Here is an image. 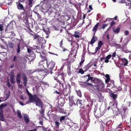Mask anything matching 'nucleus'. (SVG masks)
Listing matches in <instances>:
<instances>
[{
	"label": "nucleus",
	"mask_w": 131,
	"mask_h": 131,
	"mask_svg": "<svg viewBox=\"0 0 131 131\" xmlns=\"http://www.w3.org/2000/svg\"><path fill=\"white\" fill-rule=\"evenodd\" d=\"M56 125V126H59V122L57 121H56L55 122Z\"/></svg>",
	"instance_id": "de8ad7c7"
},
{
	"label": "nucleus",
	"mask_w": 131,
	"mask_h": 131,
	"mask_svg": "<svg viewBox=\"0 0 131 131\" xmlns=\"http://www.w3.org/2000/svg\"><path fill=\"white\" fill-rule=\"evenodd\" d=\"M66 117V116H62V117H61L60 118V121L61 122H62L65 119V117Z\"/></svg>",
	"instance_id": "bb28decb"
},
{
	"label": "nucleus",
	"mask_w": 131,
	"mask_h": 131,
	"mask_svg": "<svg viewBox=\"0 0 131 131\" xmlns=\"http://www.w3.org/2000/svg\"><path fill=\"white\" fill-rule=\"evenodd\" d=\"M107 26V24H104L102 26V28L104 29Z\"/></svg>",
	"instance_id": "a18cd8bd"
},
{
	"label": "nucleus",
	"mask_w": 131,
	"mask_h": 131,
	"mask_svg": "<svg viewBox=\"0 0 131 131\" xmlns=\"http://www.w3.org/2000/svg\"><path fill=\"white\" fill-rule=\"evenodd\" d=\"M62 40H61L60 42V46L61 47L62 45Z\"/></svg>",
	"instance_id": "69168bd1"
},
{
	"label": "nucleus",
	"mask_w": 131,
	"mask_h": 131,
	"mask_svg": "<svg viewBox=\"0 0 131 131\" xmlns=\"http://www.w3.org/2000/svg\"><path fill=\"white\" fill-rule=\"evenodd\" d=\"M36 106L39 107H42V103L40 99L38 98L37 99V100L35 102Z\"/></svg>",
	"instance_id": "39448f33"
},
{
	"label": "nucleus",
	"mask_w": 131,
	"mask_h": 131,
	"mask_svg": "<svg viewBox=\"0 0 131 131\" xmlns=\"http://www.w3.org/2000/svg\"><path fill=\"white\" fill-rule=\"evenodd\" d=\"M115 21H112L111 24V26H112L113 25L115 24Z\"/></svg>",
	"instance_id": "09e8293b"
},
{
	"label": "nucleus",
	"mask_w": 131,
	"mask_h": 131,
	"mask_svg": "<svg viewBox=\"0 0 131 131\" xmlns=\"http://www.w3.org/2000/svg\"><path fill=\"white\" fill-rule=\"evenodd\" d=\"M82 101L81 100H78L76 102V104L77 105H80V106H81V105H82Z\"/></svg>",
	"instance_id": "6ab92c4d"
},
{
	"label": "nucleus",
	"mask_w": 131,
	"mask_h": 131,
	"mask_svg": "<svg viewBox=\"0 0 131 131\" xmlns=\"http://www.w3.org/2000/svg\"><path fill=\"white\" fill-rule=\"evenodd\" d=\"M111 55L110 54L106 57V58L108 59L109 60L111 58Z\"/></svg>",
	"instance_id": "58836bf2"
},
{
	"label": "nucleus",
	"mask_w": 131,
	"mask_h": 131,
	"mask_svg": "<svg viewBox=\"0 0 131 131\" xmlns=\"http://www.w3.org/2000/svg\"><path fill=\"white\" fill-rule=\"evenodd\" d=\"M10 78L11 82L12 83H14L15 82L14 75L13 74H12L10 76Z\"/></svg>",
	"instance_id": "9d476101"
},
{
	"label": "nucleus",
	"mask_w": 131,
	"mask_h": 131,
	"mask_svg": "<svg viewBox=\"0 0 131 131\" xmlns=\"http://www.w3.org/2000/svg\"><path fill=\"white\" fill-rule=\"evenodd\" d=\"M68 73L69 75H70L71 74L70 71V68H69L68 69Z\"/></svg>",
	"instance_id": "e433bc0d"
},
{
	"label": "nucleus",
	"mask_w": 131,
	"mask_h": 131,
	"mask_svg": "<svg viewBox=\"0 0 131 131\" xmlns=\"http://www.w3.org/2000/svg\"><path fill=\"white\" fill-rule=\"evenodd\" d=\"M24 118L26 123H28L29 121V119L28 116L26 115H25L24 116Z\"/></svg>",
	"instance_id": "f8f14e48"
},
{
	"label": "nucleus",
	"mask_w": 131,
	"mask_h": 131,
	"mask_svg": "<svg viewBox=\"0 0 131 131\" xmlns=\"http://www.w3.org/2000/svg\"><path fill=\"white\" fill-rule=\"evenodd\" d=\"M28 52L29 53H31L32 52V51L30 49L28 48L27 49Z\"/></svg>",
	"instance_id": "8fccbe9b"
},
{
	"label": "nucleus",
	"mask_w": 131,
	"mask_h": 131,
	"mask_svg": "<svg viewBox=\"0 0 131 131\" xmlns=\"http://www.w3.org/2000/svg\"><path fill=\"white\" fill-rule=\"evenodd\" d=\"M124 3H125V5L126 6H129L130 4V2H128L127 1H126L124 2Z\"/></svg>",
	"instance_id": "c9c22d12"
},
{
	"label": "nucleus",
	"mask_w": 131,
	"mask_h": 131,
	"mask_svg": "<svg viewBox=\"0 0 131 131\" xmlns=\"http://www.w3.org/2000/svg\"><path fill=\"white\" fill-rule=\"evenodd\" d=\"M39 64L42 65L44 67L46 64H47V60H42L40 61L39 62Z\"/></svg>",
	"instance_id": "423d86ee"
},
{
	"label": "nucleus",
	"mask_w": 131,
	"mask_h": 131,
	"mask_svg": "<svg viewBox=\"0 0 131 131\" xmlns=\"http://www.w3.org/2000/svg\"><path fill=\"white\" fill-rule=\"evenodd\" d=\"M33 0H28L29 5L31 7L32 5V2Z\"/></svg>",
	"instance_id": "393cba45"
},
{
	"label": "nucleus",
	"mask_w": 131,
	"mask_h": 131,
	"mask_svg": "<svg viewBox=\"0 0 131 131\" xmlns=\"http://www.w3.org/2000/svg\"><path fill=\"white\" fill-rule=\"evenodd\" d=\"M110 96L112 97L114 100H115L117 96V95L116 94L112 93L110 94Z\"/></svg>",
	"instance_id": "a211bd4d"
},
{
	"label": "nucleus",
	"mask_w": 131,
	"mask_h": 131,
	"mask_svg": "<svg viewBox=\"0 0 131 131\" xmlns=\"http://www.w3.org/2000/svg\"><path fill=\"white\" fill-rule=\"evenodd\" d=\"M23 79L24 81L23 83L25 86H26L27 83V79L25 75H23Z\"/></svg>",
	"instance_id": "ddd939ff"
},
{
	"label": "nucleus",
	"mask_w": 131,
	"mask_h": 131,
	"mask_svg": "<svg viewBox=\"0 0 131 131\" xmlns=\"http://www.w3.org/2000/svg\"><path fill=\"white\" fill-rule=\"evenodd\" d=\"M36 129H33V130H27V131H36Z\"/></svg>",
	"instance_id": "774afa93"
},
{
	"label": "nucleus",
	"mask_w": 131,
	"mask_h": 131,
	"mask_svg": "<svg viewBox=\"0 0 131 131\" xmlns=\"http://www.w3.org/2000/svg\"><path fill=\"white\" fill-rule=\"evenodd\" d=\"M7 106L6 104H3L0 105V110H1L2 112L3 111V108L6 107Z\"/></svg>",
	"instance_id": "412c9836"
},
{
	"label": "nucleus",
	"mask_w": 131,
	"mask_h": 131,
	"mask_svg": "<svg viewBox=\"0 0 131 131\" xmlns=\"http://www.w3.org/2000/svg\"><path fill=\"white\" fill-rule=\"evenodd\" d=\"M84 78L86 80L85 82L87 83L90 80L92 83H94L93 84L90 83H88V84L90 85L92 88L99 91L103 90L104 85L99 80L97 79H93V78L91 77L89 74L84 77Z\"/></svg>",
	"instance_id": "f257e3e1"
},
{
	"label": "nucleus",
	"mask_w": 131,
	"mask_h": 131,
	"mask_svg": "<svg viewBox=\"0 0 131 131\" xmlns=\"http://www.w3.org/2000/svg\"><path fill=\"white\" fill-rule=\"evenodd\" d=\"M40 112L42 115H43L44 114V110L43 109H42L40 111Z\"/></svg>",
	"instance_id": "f704fd0d"
},
{
	"label": "nucleus",
	"mask_w": 131,
	"mask_h": 131,
	"mask_svg": "<svg viewBox=\"0 0 131 131\" xmlns=\"http://www.w3.org/2000/svg\"><path fill=\"white\" fill-rule=\"evenodd\" d=\"M12 3V1H10V2L7 3V4L8 5H11Z\"/></svg>",
	"instance_id": "338daca9"
},
{
	"label": "nucleus",
	"mask_w": 131,
	"mask_h": 131,
	"mask_svg": "<svg viewBox=\"0 0 131 131\" xmlns=\"http://www.w3.org/2000/svg\"><path fill=\"white\" fill-rule=\"evenodd\" d=\"M105 77L106 78V79L105 80V82L106 83H107L110 80L109 75L108 74H106V75Z\"/></svg>",
	"instance_id": "aec40b11"
},
{
	"label": "nucleus",
	"mask_w": 131,
	"mask_h": 131,
	"mask_svg": "<svg viewBox=\"0 0 131 131\" xmlns=\"http://www.w3.org/2000/svg\"><path fill=\"white\" fill-rule=\"evenodd\" d=\"M8 45L10 48H13L14 46V44L13 43H8Z\"/></svg>",
	"instance_id": "a878e982"
},
{
	"label": "nucleus",
	"mask_w": 131,
	"mask_h": 131,
	"mask_svg": "<svg viewBox=\"0 0 131 131\" xmlns=\"http://www.w3.org/2000/svg\"><path fill=\"white\" fill-rule=\"evenodd\" d=\"M18 87L21 89H22L23 88V86L22 85H19L18 86Z\"/></svg>",
	"instance_id": "e2e57ef3"
},
{
	"label": "nucleus",
	"mask_w": 131,
	"mask_h": 131,
	"mask_svg": "<svg viewBox=\"0 0 131 131\" xmlns=\"http://www.w3.org/2000/svg\"><path fill=\"white\" fill-rule=\"evenodd\" d=\"M54 79L55 80H57V81L59 83H60V84L62 87H63V83H61V82L60 81H59V80H57V78H54Z\"/></svg>",
	"instance_id": "c756f323"
},
{
	"label": "nucleus",
	"mask_w": 131,
	"mask_h": 131,
	"mask_svg": "<svg viewBox=\"0 0 131 131\" xmlns=\"http://www.w3.org/2000/svg\"><path fill=\"white\" fill-rule=\"evenodd\" d=\"M99 23H97L93 27L92 31L94 32V34H95L97 30V28L98 27Z\"/></svg>",
	"instance_id": "1a4fd4ad"
},
{
	"label": "nucleus",
	"mask_w": 131,
	"mask_h": 131,
	"mask_svg": "<svg viewBox=\"0 0 131 131\" xmlns=\"http://www.w3.org/2000/svg\"><path fill=\"white\" fill-rule=\"evenodd\" d=\"M49 1V0H43V2L44 4H46Z\"/></svg>",
	"instance_id": "a19ab883"
},
{
	"label": "nucleus",
	"mask_w": 131,
	"mask_h": 131,
	"mask_svg": "<svg viewBox=\"0 0 131 131\" xmlns=\"http://www.w3.org/2000/svg\"><path fill=\"white\" fill-rule=\"evenodd\" d=\"M3 30V25L2 24H0V31H2Z\"/></svg>",
	"instance_id": "4c0bfd02"
},
{
	"label": "nucleus",
	"mask_w": 131,
	"mask_h": 131,
	"mask_svg": "<svg viewBox=\"0 0 131 131\" xmlns=\"http://www.w3.org/2000/svg\"><path fill=\"white\" fill-rule=\"evenodd\" d=\"M129 1V2H131V0H122V3H124L126 1Z\"/></svg>",
	"instance_id": "3c124183"
},
{
	"label": "nucleus",
	"mask_w": 131,
	"mask_h": 131,
	"mask_svg": "<svg viewBox=\"0 0 131 131\" xmlns=\"http://www.w3.org/2000/svg\"><path fill=\"white\" fill-rule=\"evenodd\" d=\"M76 38H78L80 37V33L79 32L77 31H75L74 32V34L73 35Z\"/></svg>",
	"instance_id": "4468645a"
},
{
	"label": "nucleus",
	"mask_w": 131,
	"mask_h": 131,
	"mask_svg": "<svg viewBox=\"0 0 131 131\" xmlns=\"http://www.w3.org/2000/svg\"><path fill=\"white\" fill-rule=\"evenodd\" d=\"M124 34L125 35L127 36L129 35L128 31H126L124 32Z\"/></svg>",
	"instance_id": "c03bdc74"
},
{
	"label": "nucleus",
	"mask_w": 131,
	"mask_h": 131,
	"mask_svg": "<svg viewBox=\"0 0 131 131\" xmlns=\"http://www.w3.org/2000/svg\"><path fill=\"white\" fill-rule=\"evenodd\" d=\"M7 84L8 86V87L10 88L11 86V85L10 83L8 82L7 83Z\"/></svg>",
	"instance_id": "bf43d9fd"
},
{
	"label": "nucleus",
	"mask_w": 131,
	"mask_h": 131,
	"mask_svg": "<svg viewBox=\"0 0 131 131\" xmlns=\"http://www.w3.org/2000/svg\"><path fill=\"white\" fill-rule=\"evenodd\" d=\"M0 120L3 121H5L4 116L3 114V112H2L1 110H0Z\"/></svg>",
	"instance_id": "0eeeda50"
},
{
	"label": "nucleus",
	"mask_w": 131,
	"mask_h": 131,
	"mask_svg": "<svg viewBox=\"0 0 131 131\" xmlns=\"http://www.w3.org/2000/svg\"><path fill=\"white\" fill-rule=\"evenodd\" d=\"M17 52L18 53H19L20 52V48L19 47V45L18 44L17 45Z\"/></svg>",
	"instance_id": "473e14b6"
},
{
	"label": "nucleus",
	"mask_w": 131,
	"mask_h": 131,
	"mask_svg": "<svg viewBox=\"0 0 131 131\" xmlns=\"http://www.w3.org/2000/svg\"><path fill=\"white\" fill-rule=\"evenodd\" d=\"M17 57L16 56H15L13 58V61H15L17 60Z\"/></svg>",
	"instance_id": "37998d69"
},
{
	"label": "nucleus",
	"mask_w": 131,
	"mask_h": 131,
	"mask_svg": "<svg viewBox=\"0 0 131 131\" xmlns=\"http://www.w3.org/2000/svg\"><path fill=\"white\" fill-rule=\"evenodd\" d=\"M122 60L124 63V66H126L128 63V61L125 58H123L122 59Z\"/></svg>",
	"instance_id": "f3484780"
},
{
	"label": "nucleus",
	"mask_w": 131,
	"mask_h": 131,
	"mask_svg": "<svg viewBox=\"0 0 131 131\" xmlns=\"http://www.w3.org/2000/svg\"><path fill=\"white\" fill-rule=\"evenodd\" d=\"M26 92L27 94H28V95L29 97V96H30L31 95V94L28 91V90L27 89H26Z\"/></svg>",
	"instance_id": "79ce46f5"
},
{
	"label": "nucleus",
	"mask_w": 131,
	"mask_h": 131,
	"mask_svg": "<svg viewBox=\"0 0 131 131\" xmlns=\"http://www.w3.org/2000/svg\"><path fill=\"white\" fill-rule=\"evenodd\" d=\"M14 23L15 22L14 21H11L10 22L9 24H8L7 26H9L12 29L13 27V25Z\"/></svg>",
	"instance_id": "2eb2a0df"
},
{
	"label": "nucleus",
	"mask_w": 131,
	"mask_h": 131,
	"mask_svg": "<svg viewBox=\"0 0 131 131\" xmlns=\"http://www.w3.org/2000/svg\"><path fill=\"white\" fill-rule=\"evenodd\" d=\"M21 74L20 73L18 74L17 75L16 80L18 84H19L20 82V79L21 78Z\"/></svg>",
	"instance_id": "6e6552de"
},
{
	"label": "nucleus",
	"mask_w": 131,
	"mask_h": 131,
	"mask_svg": "<svg viewBox=\"0 0 131 131\" xmlns=\"http://www.w3.org/2000/svg\"><path fill=\"white\" fill-rule=\"evenodd\" d=\"M79 72L82 74L84 73V71L82 69H80L79 70Z\"/></svg>",
	"instance_id": "2f4dec72"
},
{
	"label": "nucleus",
	"mask_w": 131,
	"mask_h": 131,
	"mask_svg": "<svg viewBox=\"0 0 131 131\" xmlns=\"http://www.w3.org/2000/svg\"><path fill=\"white\" fill-rule=\"evenodd\" d=\"M17 7L19 9L24 10L23 6L20 3L18 4Z\"/></svg>",
	"instance_id": "9b49d317"
},
{
	"label": "nucleus",
	"mask_w": 131,
	"mask_h": 131,
	"mask_svg": "<svg viewBox=\"0 0 131 131\" xmlns=\"http://www.w3.org/2000/svg\"><path fill=\"white\" fill-rule=\"evenodd\" d=\"M100 48H99L98 47H96L95 50V52H96L97 51L99 50L100 49Z\"/></svg>",
	"instance_id": "49530a36"
},
{
	"label": "nucleus",
	"mask_w": 131,
	"mask_h": 131,
	"mask_svg": "<svg viewBox=\"0 0 131 131\" xmlns=\"http://www.w3.org/2000/svg\"><path fill=\"white\" fill-rule=\"evenodd\" d=\"M103 45V43L101 41H100L98 43V47L99 48H100L101 46Z\"/></svg>",
	"instance_id": "b1692460"
},
{
	"label": "nucleus",
	"mask_w": 131,
	"mask_h": 131,
	"mask_svg": "<svg viewBox=\"0 0 131 131\" xmlns=\"http://www.w3.org/2000/svg\"><path fill=\"white\" fill-rule=\"evenodd\" d=\"M84 58L82 57V59L81 61L80 62V65H81L84 62Z\"/></svg>",
	"instance_id": "c85d7f7f"
},
{
	"label": "nucleus",
	"mask_w": 131,
	"mask_h": 131,
	"mask_svg": "<svg viewBox=\"0 0 131 131\" xmlns=\"http://www.w3.org/2000/svg\"><path fill=\"white\" fill-rule=\"evenodd\" d=\"M77 93L78 95L80 97L81 96V93L80 91L78 90L77 91Z\"/></svg>",
	"instance_id": "cd10ccee"
},
{
	"label": "nucleus",
	"mask_w": 131,
	"mask_h": 131,
	"mask_svg": "<svg viewBox=\"0 0 131 131\" xmlns=\"http://www.w3.org/2000/svg\"><path fill=\"white\" fill-rule=\"evenodd\" d=\"M116 55V53L115 52H114L112 54V57H115Z\"/></svg>",
	"instance_id": "052dcab7"
},
{
	"label": "nucleus",
	"mask_w": 131,
	"mask_h": 131,
	"mask_svg": "<svg viewBox=\"0 0 131 131\" xmlns=\"http://www.w3.org/2000/svg\"><path fill=\"white\" fill-rule=\"evenodd\" d=\"M69 105L70 106V108L71 110L72 109V108H71V107H73L75 105V103L74 101L73 100L72 97H71L69 98Z\"/></svg>",
	"instance_id": "7ed1b4c3"
},
{
	"label": "nucleus",
	"mask_w": 131,
	"mask_h": 131,
	"mask_svg": "<svg viewBox=\"0 0 131 131\" xmlns=\"http://www.w3.org/2000/svg\"><path fill=\"white\" fill-rule=\"evenodd\" d=\"M19 104L21 105L22 106H23L25 105L26 104H23L22 102H21V101H20L19 102Z\"/></svg>",
	"instance_id": "13d9d810"
},
{
	"label": "nucleus",
	"mask_w": 131,
	"mask_h": 131,
	"mask_svg": "<svg viewBox=\"0 0 131 131\" xmlns=\"http://www.w3.org/2000/svg\"><path fill=\"white\" fill-rule=\"evenodd\" d=\"M105 59V62L106 63H107L109 62V60L108 59L106 58H105V59Z\"/></svg>",
	"instance_id": "603ef678"
},
{
	"label": "nucleus",
	"mask_w": 131,
	"mask_h": 131,
	"mask_svg": "<svg viewBox=\"0 0 131 131\" xmlns=\"http://www.w3.org/2000/svg\"><path fill=\"white\" fill-rule=\"evenodd\" d=\"M17 113L18 114V116L19 118H22V116H21V113L20 111L19 110H17Z\"/></svg>",
	"instance_id": "5701e85b"
},
{
	"label": "nucleus",
	"mask_w": 131,
	"mask_h": 131,
	"mask_svg": "<svg viewBox=\"0 0 131 131\" xmlns=\"http://www.w3.org/2000/svg\"><path fill=\"white\" fill-rule=\"evenodd\" d=\"M89 8L91 10H92V8L91 5H90L89 6Z\"/></svg>",
	"instance_id": "0e129e2a"
},
{
	"label": "nucleus",
	"mask_w": 131,
	"mask_h": 131,
	"mask_svg": "<svg viewBox=\"0 0 131 131\" xmlns=\"http://www.w3.org/2000/svg\"><path fill=\"white\" fill-rule=\"evenodd\" d=\"M20 99L23 100H25L26 99V97L25 96H24L23 95H21L20 96Z\"/></svg>",
	"instance_id": "72a5a7b5"
},
{
	"label": "nucleus",
	"mask_w": 131,
	"mask_h": 131,
	"mask_svg": "<svg viewBox=\"0 0 131 131\" xmlns=\"http://www.w3.org/2000/svg\"><path fill=\"white\" fill-rule=\"evenodd\" d=\"M120 29V28L119 27H118L116 29L113 28V30L114 32L117 33L119 32Z\"/></svg>",
	"instance_id": "4be33fe9"
},
{
	"label": "nucleus",
	"mask_w": 131,
	"mask_h": 131,
	"mask_svg": "<svg viewBox=\"0 0 131 131\" xmlns=\"http://www.w3.org/2000/svg\"><path fill=\"white\" fill-rule=\"evenodd\" d=\"M29 102H36V101L37 100V99H38V97H36V96H32L31 95L29 97Z\"/></svg>",
	"instance_id": "20e7f679"
},
{
	"label": "nucleus",
	"mask_w": 131,
	"mask_h": 131,
	"mask_svg": "<svg viewBox=\"0 0 131 131\" xmlns=\"http://www.w3.org/2000/svg\"><path fill=\"white\" fill-rule=\"evenodd\" d=\"M55 64V62L53 61H51L49 64L47 65V67L48 69H51L52 70L54 67Z\"/></svg>",
	"instance_id": "f03ea898"
},
{
	"label": "nucleus",
	"mask_w": 131,
	"mask_h": 131,
	"mask_svg": "<svg viewBox=\"0 0 131 131\" xmlns=\"http://www.w3.org/2000/svg\"><path fill=\"white\" fill-rule=\"evenodd\" d=\"M71 124L68 125L70 126H72L73 125V123H72L71 121H70Z\"/></svg>",
	"instance_id": "680f3d73"
},
{
	"label": "nucleus",
	"mask_w": 131,
	"mask_h": 131,
	"mask_svg": "<svg viewBox=\"0 0 131 131\" xmlns=\"http://www.w3.org/2000/svg\"><path fill=\"white\" fill-rule=\"evenodd\" d=\"M121 126H122V124H120L119 125L117 126V128H121L122 127Z\"/></svg>",
	"instance_id": "4d7b16f0"
},
{
	"label": "nucleus",
	"mask_w": 131,
	"mask_h": 131,
	"mask_svg": "<svg viewBox=\"0 0 131 131\" xmlns=\"http://www.w3.org/2000/svg\"><path fill=\"white\" fill-rule=\"evenodd\" d=\"M40 56L41 58L43 59L44 60H47V58L45 57V55L44 54H42V55L41 54H40Z\"/></svg>",
	"instance_id": "7c9ffc66"
},
{
	"label": "nucleus",
	"mask_w": 131,
	"mask_h": 131,
	"mask_svg": "<svg viewBox=\"0 0 131 131\" xmlns=\"http://www.w3.org/2000/svg\"><path fill=\"white\" fill-rule=\"evenodd\" d=\"M97 40V39L96 37H93L91 41V44H92L93 43L95 42Z\"/></svg>",
	"instance_id": "dca6fc26"
},
{
	"label": "nucleus",
	"mask_w": 131,
	"mask_h": 131,
	"mask_svg": "<svg viewBox=\"0 0 131 131\" xmlns=\"http://www.w3.org/2000/svg\"><path fill=\"white\" fill-rule=\"evenodd\" d=\"M33 37L34 39H36L39 37V36L38 35H34V36Z\"/></svg>",
	"instance_id": "864d4df0"
},
{
	"label": "nucleus",
	"mask_w": 131,
	"mask_h": 131,
	"mask_svg": "<svg viewBox=\"0 0 131 131\" xmlns=\"http://www.w3.org/2000/svg\"><path fill=\"white\" fill-rule=\"evenodd\" d=\"M113 114H116L117 113V111H116L115 110L113 109Z\"/></svg>",
	"instance_id": "6e6d98bb"
},
{
	"label": "nucleus",
	"mask_w": 131,
	"mask_h": 131,
	"mask_svg": "<svg viewBox=\"0 0 131 131\" xmlns=\"http://www.w3.org/2000/svg\"><path fill=\"white\" fill-rule=\"evenodd\" d=\"M9 94H6V100L9 97Z\"/></svg>",
	"instance_id": "5fc2aeb1"
},
{
	"label": "nucleus",
	"mask_w": 131,
	"mask_h": 131,
	"mask_svg": "<svg viewBox=\"0 0 131 131\" xmlns=\"http://www.w3.org/2000/svg\"><path fill=\"white\" fill-rule=\"evenodd\" d=\"M5 32H8H8H11V33L12 34V35H13L14 34V33L13 32H11L10 31L8 32L7 31V28H5Z\"/></svg>",
	"instance_id": "ea45409f"
}]
</instances>
